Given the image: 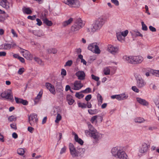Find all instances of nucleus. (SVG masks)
<instances>
[{"instance_id":"nucleus-9","label":"nucleus","mask_w":159,"mask_h":159,"mask_svg":"<svg viewBox=\"0 0 159 159\" xmlns=\"http://www.w3.org/2000/svg\"><path fill=\"white\" fill-rule=\"evenodd\" d=\"M1 96L2 98L9 100L11 102L14 101L13 96L11 95V92H8L7 91H4L2 93Z\"/></svg>"},{"instance_id":"nucleus-45","label":"nucleus","mask_w":159,"mask_h":159,"mask_svg":"<svg viewBox=\"0 0 159 159\" xmlns=\"http://www.w3.org/2000/svg\"><path fill=\"white\" fill-rule=\"evenodd\" d=\"M111 98L112 99H116L118 100H120V94L113 95L111 96Z\"/></svg>"},{"instance_id":"nucleus-56","label":"nucleus","mask_w":159,"mask_h":159,"mask_svg":"<svg viewBox=\"0 0 159 159\" xmlns=\"http://www.w3.org/2000/svg\"><path fill=\"white\" fill-rule=\"evenodd\" d=\"M132 90L136 93H139V90L136 86H133L132 87Z\"/></svg>"},{"instance_id":"nucleus-49","label":"nucleus","mask_w":159,"mask_h":159,"mask_svg":"<svg viewBox=\"0 0 159 159\" xmlns=\"http://www.w3.org/2000/svg\"><path fill=\"white\" fill-rule=\"evenodd\" d=\"M122 35H121V34L116 33V37L117 39L119 41H120L122 39Z\"/></svg>"},{"instance_id":"nucleus-4","label":"nucleus","mask_w":159,"mask_h":159,"mask_svg":"<svg viewBox=\"0 0 159 159\" xmlns=\"http://www.w3.org/2000/svg\"><path fill=\"white\" fill-rule=\"evenodd\" d=\"M84 26V25L82 20L80 19L77 20L71 26V31L74 33H76L77 31L79 30Z\"/></svg>"},{"instance_id":"nucleus-13","label":"nucleus","mask_w":159,"mask_h":159,"mask_svg":"<svg viewBox=\"0 0 159 159\" xmlns=\"http://www.w3.org/2000/svg\"><path fill=\"white\" fill-rule=\"evenodd\" d=\"M137 85L139 88L143 87L146 84L144 80L141 77H138L137 78Z\"/></svg>"},{"instance_id":"nucleus-23","label":"nucleus","mask_w":159,"mask_h":159,"mask_svg":"<svg viewBox=\"0 0 159 159\" xmlns=\"http://www.w3.org/2000/svg\"><path fill=\"white\" fill-rule=\"evenodd\" d=\"M136 100L141 105L146 106L148 104V102L145 99L137 97L136 98Z\"/></svg>"},{"instance_id":"nucleus-5","label":"nucleus","mask_w":159,"mask_h":159,"mask_svg":"<svg viewBox=\"0 0 159 159\" xmlns=\"http://www.w3.org/2000/svg\"><path fill=\"white\" fill-rule=\"evenodd\" d=\"M88 49L96 54H99L100 53L101 51L99 47L97 45V43H93L90 44L88 47Z\"/></svg>"},{"instance_id":"nucleus-47","label":"nucleus","mask_w":159,"mask_h":159,"mask_svg":"<svg viewBox=\"0 0 159 159\" xmlns=\"http://www.w3.org/2000/svg\"><path fill=\"white\" fill-rule=\"evenodd\" d=\"M34 61L38 64H41L42 63V61L39 58L37 57H35L34 58Z\"/></svg>"},{"instance_id":"nucleus-44","label":"nucleus","mask_w":159,"mask_h":159,"mask_svg":"<svg viewBox=\"0 0 159 159\" xmlns=\"http://www.w3.org/2000/svg\"><path fill=\"white\" fill-rule=\"evenodd\" d=\"M104 74L106 75H109L110 73V69L107 67L104 70Z\"/></svg>"},{"instance_id":"nucleus-43","label":"nucleus","mask_w":159,"mask_h":159,"mask_svg":"<svg viewBox=\"0 0 159 159\" xmlns=\"http://www.w3.org/2000/svg\"><path fill=\"white\" fill-rule=\"evenodd\" d=\"M8 120L9 121L12 122L13 121H16V118L14 116L12 115L9 117Z\"/></svg>"},{"instance_id":"nucleus-15","label":"nucleus","mask_w":159,"mask_h":159,"mask_svg":"<svg viewBox=\"0 0 159 159\" xmlns=\"http://www.w3.org/2000/svg\"><path fill=\"white\" fill-rule=\"evenodd\" d=\"M149 147L150 146L148 145L146 143H143L139 150L140 152L141 153H144L147 152Z\"/></svg>"},{"instance_id":"nucleus-58","label":"nucleus","mask_w":159,"mask_h":159,"mask_svg":"<svg viewBox=\"0 0 159 159\" xmlns=\"http://www.w3.org/2000/svg\"><path fill=\"white\" fill-rule=\"evenodd\" d=\"M66 146H64V147L62 148L61 150L60 154H62L63 153L65 152L66 150Z\"/></svg>"},{"instance_id":"nucleus-53","label":"nucleus","mask_w":159,"mask_h":159,"mask_svg":"<svg viewBox=\"0 0 159 159\" xmlns=\"http://www.w3.org/2000/svg\"><path fill=\"white\" fill-rule=\"evenodd\" d=\"M128 30H126L124 31H123L121 32V35H122V36L124 37H125L127 35L128 33Z\"/></svg>"},{"instance_id":"nucleus-12","label":"nucleus","mask_w":159,"mask_h":159,"mask_svg":"<svg viewBox=\"0 0 159 159\" xmlns=\"http://www.w3.org/2000/svg\"><path fill=\"white\" fill-rule=\"evenodd\" d=\"M74 88L73 89L74 90H78L83 86V85L82 84L81 81L76 80L74 82Z\"/></svg>"},{"instance_id":"nucleus-59","label":"nucleus","mask_w":159,"mask_h":159,"mask_svg":"<svg viewBox=\"0 0 159 159\" xmlns=\"http://www.w3.org/2000/svg\"><path fill=\"white\" fill-rule=\"evenodd\" d=\"M92 98L91 94H89L87 95L85 98V100L86 101L88 102Z\"/></svg>"},{"instance_id":"nucleus-26","label":"nucleus","mask_w":159,"mask_h":159,"mask_svg":"<svg viewBox=\"0 0 159 159\" xmlns=\"http://www.w3.org/2000/svg\"><path fill=\"white\" fill-rule=\"evenodd\" d=\"M75 140L80 145H82L83 144V141L81 139L79 138L77 134H76L75 136Z\"/></svg>"},{"instance_id":"nucleus-36","label":"nucleus","mask_w":159,"mask_h":159,"mask_svg":"<svg viewBox=\"0 0 159 159\" xmlns=\"http://www.w3.org/2000/svg\"><path fill=\"white\" fill-rule=\"evenodd\" d=\"M17 153L20 155H23L25 152V151L23 148H20L17 150Z\"/></svg>"},{"instance_id":"nucleus-46","label":"nucleus","mask_w":159,"mask_h":159,"mask_svg":"<svg viewBox=\"0 0 159 159\" xmlns=\"http://www.w3.org/2000/svg\"><path fill=\"white\" fill-rule=\"evenodd\" d=\"M84 95L82 94H80L79 93H76L75 94V96L79 99H80V98H83Z\"/></svg>"},{"instance_id":"nucleus-10","label":"nucleus","mask_w":159,"mask_h":159,"mask_svg":"<svg viewBox=\"0 0 159 159\" xmlns=\"http://www.w3.org/2000/svg\"><path fill=\"white\" fill-rule=\"evenodd\" d=\"M119 49L118 48L114 47L111 44L108 45L107 50L111 53L115 55L118 52Z\"/></svg>"},{"instance_id":"nucleus-19","label":"nucleus","mask_w":159,"mask_h":159,"mask_svg":"<svg viewBox=\"0 0 159 159\" xmlns=\"http://www.w3.org/2000/svg\"><path fill=\"white\" fill-rule=\"evenodd\" d=\"M55 84V87L57 91H58L59 92L61 93L62 91H63V87L61 83L56 82Z\"/></svg>"},{"instance_id":"nucleus-50","label":"nucleus","mask_w":159,"mask_h":159,"mask_svg":"<svg viewBox=\"0 0 159 159\" xmlns=\"http://www.w3.org/2000/svg\"><path fill=\"white\" fill-rule=\"evenodd\" d=\"M25 71V69L23 67L19 69L18 71V73L20 75H22Z\"/></svg>"},{"instance_id":"nucleus-31","label":"nucleus","mask_w":159,"mask_h":159,"mask_svg":"<svg viewBox=\"0 0 159 159\" xmlns=\"http://www.w3.org/2000/svg\"><path fill=\"white\" fill-rule=\"evenodd\" d=\"M88 125L89 130L91 132V133L96 132L97 131L91 124H90Z\"/></svg>"},{"instance_id":"nucleus-64","label":"nucleus","mask_w":159,"mask_h":159,"mask_svg":"<svg viewBox=\"0 0 159 159\" xmlns=\"http://www.w3.org/2000/svg\"><path fill=\"white\" fill-rule=\"evenodd\" d=\"M52 85L49 83H46V87L48 89L51 88V87H52Z\"/></svg>"},{"instance_id":"nucleus-18","label":"nucleus","mask_w":159,"mask_h":159,"mask_svg":"<svg viewBox=\"0 0 159 159\" xmlns=\"http://www.w3.org/2000/svg\"><path fill=\"white\" fill-rule=\"evenodd\" d=\"M0 4L3 7L7 9H9L10 8L9 3L7 0H1Z\"/></svg>"},{"instance_id":"nucleus-8","label":"nucleus","mask_w":159,"mask_h":159,"mask_svg":"<svg viewBox=\"0 0 159 159\" xmlns=\"http://www.w3.org/2000/svg\"><path fill=\"white\" fill-rule=\"evenodd\" d=\"M20 49L21 50V52L23 54V56L28 60H32L33 58L32 55L27 50H25L20 47Z\"/></svg>"},{"instance_id":"nucleus-7","label":"nucleus","mask_w":159,"mask_h":159,"mask_svg":"<svg viewBox=\"0 0 159 159\" xmlns=\"http://www.w3.org/2000/svg\"><path fill=\"white\" fill-rule=\"evenodd\" d=\"M69 1L68 2L65 4L68 5L72 7H79L80 5V2L78 0H69Z\"/></svg>"},{"instance_id":"nucleus-54","label":"nucleus","mask_w":159,"mask_h":159,"mask_svg":"<svg viewBox=\"0 0 159 159\" xmlns=\"http://www.w3.org/2000/svg\"><path fill=\"white\" fill-rule=\"evenodd\" d=\"M92 78L96 81H98L99 80V78L98 76H95L93 74L91 75Z\"/></svg>"},{"instance_id":"nucleus-25","label":"nucleus","mask_w":159,"mask_h":159,"mask_svg":"<svg viewBox=\"0 0 159 159\" xmlns=\"http://www.w3.org/2000/svg\"><path fill=\"white\" fill-rule=\"evenodd\" d=\"M42 20L43 21V23L47 26H50L52 25V22L51 21L49 20L47 18H45L44 19H42Z\"/></svg>"},{"instance_id":"nucleus-33","label":"nucleus","mask_w":159,"mask_h":159,"mask_svg":"<svg viewBox=\"0 0 159 159\" xmlns=\"http://www.w3.org/2000/svg\"><path fill=\"white\" fill-rule=\"evenodd\" d=\"M154 101L156 106L159 109V96H157L155 98Z\"/></svg>"},{"instance_id":"nucleus-32","label":"nucleus","mask_w":159,"mask_h":159,"mask_svg":"<svg viewBox=\"0 0 159 159\" xmlns=\"http://www.w3.org/2000/svg\"><path fill=\"white\" fill-rule=\"evenodd\" d=\"M89 113L92 115H93L97 113L98 112V110L96 109L93 110L92 109H89L88 110Z\"/></svg>"},{"instance_id":"nucleus-57","label":"nucleus","mask_w":159,"mask_h":159,"mask_svg":"<svg viewBox=\"0 0 159 159\" xmlns=\"http://www.w3.org/2000/svg\"><path fill=\"white\" fill-rule=\"evenodd\" d=\"M48 52L49 53H53V54H55L57 53V51L55 49H49L48 50Z\"/></svg>"},{"instance_id":"nucleus-61","label":"nucleus","mask_w":159,"mask_h":159,"mask_svg":"<svg viewBox=\"0 0 159 159\" xmlns=\"http://www.w3.org/2000/svg\"><path fill=\"white\" fill-rule=\"evenodd\" d=\"M149 28L150 30L152 32H155L156 31V29L155 27H153L152 26H150L149 27Z\"/></svg>"},{"instance_id":"nucleus-62","label":"nucleus","mask_w":159,"mask_h":159,"mask_svg":"<svg viewBox=\"0 0 159 159\" xmlns=\"http://www.w3.org/2000/svg\"><path fill=\"white\" fill-rule=\"evenodd\" d=\"M61 75L65 76L66 75V70L64 69H62L61 70Z\"/></svg>"},{"instance_id":"nucleus-38","label":"nucleus","mask_w":159,"mask_h":159,"mask_svg":"<svg viewBox=\"0 0 159 159\" xmlns=\"http://www.w3.org/2000/svg\"><path fill=\"white\" fill-rule=\"evenodd\" d=\"M152 74L156 76L159 77V70L152 69Z\"/></svg>"},{"instance_id":"nucleus-37","label":"nucleus","mask_w":159,"mask_h":159,"mask_svg":"<svg viewBox=\"0 0 159 159\" xmlns=\"http://www.w3.org/2000/svg\"><path fill=\"white\" fill-rule=\"evenodd\" d=\"M120 100H122L126 99L128 97V96L126 95L125 93H122L120 94Z\"/></svg>"},{"instance_id":"nucleus-40","label":"nucleus","mask_w":159,"mask_h":159,"mask_svg":"<svg viewBox=\"0 0 159 159\" xmlns=\"http://www.w3.org/2000/svg\"><path fill=\"white\" fill-rule=\"evenodd\" d=\"M141 24L142 26V30L144 31H147L148 30V27L143 21L141 22Z\"/></svg>"},{"instance_id":"nucleus-35","label":"nucleus","mask_w":159,"mask_h":159,"mask_svg":"<svg viewBox=\"0 0 159 159\" xmlns=\"http://www.w3.org/2000/svg\"><path fill=\"white\" fill-rule=\"evenodd\" d=\"M134 120L135 122L139 123H141L144 121V119L141 117H137L135 118Z\"/></svg>"},{"instance_id":"nucleus-51","label":"nucleus","mask_w":159,"mask_h":159,"mask_svg":"<svg viewBox=\"0 0 159 159\" xmlns=\"http://www.w3.org/2000/svg\"><path fill=\"white\" fill-rule=\"evenodd\" d=\"M42 95V93H40V92H39V93L38 94V95L37 96L36 98H35L34 102H36V100L37 99H39L41 97Z\"/></svg>"},{"instance_id":"nucleus-30","label":"nucleus","mask_w":159,"mask_h":159,"mask_svg":"<svg viewBox=\"0 0 159 159\" xmlns=\"http://www.w3.org/2000/svg\"><path fill=\"white\" fill-rule=\"evenodd\" d=\"M3 48L5 49H10L11 46V44H8V43H5L3 45H2L0 46V47H3Z\"/></svg>"},{"instance_id":"nucleus-1","label":"nucleus","mask_w":159,"mask_h":159,"mask_svg":"<svg viewBox=\"0 0 159 159\" xmlns=\"http://www.w3.org/2000/svg\"><path fill=\"white\" fill-rule=\"evenodd\" d=\"M123 59L127 62L134 64L140 63L143 60V57L140 56L128 57L125 56L123 57Z\"/></svg>"},{"instance_id":"nucleus-48","label":"nucleus","mask_w":159,"mask_h":159,"mask_svg":"<svg viewBox=\"0 0 159 159\" xmlns=\"http://www.w3.org/2000/svg\"><path fill=\"white\" fill-rule=\"evenodd\" d=\"M72 61L71 60L68 61L65 65V66H70L72 64Z\"/></svg>"},{"instance_id":"nucleus-55","label":"nucleus","mask_w":159,"mask_h":159,"mask_svg":"<svg viewBox=\"0 0 159 159\" xmlns=\"http://www.w3.org/2000/svg\"><path fill=\"white\" fill-rule=\"evenodd\" d=\"M111 2L116 6L119 5V2L117 0H111Z\"/></svg>"},{"instance_id":"nucleus-34","label":"nucleus","mask_w":159,"mask_h":159,"mask_svg":"<svg viewBox=\"0 0 159 159\" xmlns=\"http://www.w3.org/2000/svg\"><path fill=\"white\" fill-rule=\"evenodd\" d=\"M91 89L90 88H87L84 90H82L80 92L84 93H88L91 92Z\"/></svg>"},{"instance_id":"nucleus-16","label":"nucleus","mask_w":159,"mask_h":159,"mask_svg":"<svg viewBox=\"0 0 159 159\" xmlns=\"http://www.w3.org/2000/svg\"><path fill=\"white\" fill-rule=\"evenodd\" d=\"M37 115L36 114L32 113L30 114L29 116V121L30 124L32 126L34 125V121H33V120L37 117Z\"/></svg>"},{"instance_id":"nucleus-52","label":"nucleus","mask_w":159,"mask_h":159,"mask_svg":"<svg viewBox=\"0 0 159 159\" xmlns=\"http://www.w3.org/2000/svg\"><path fill=\"white\" fill-rule=\"evenodd\" d=\"M36 18V15H33V16H29L27 17V18L32 20H34Z\"/></svg>"},{"instance_id":"nucleus-21","label":"nucleus","mask_w":159,"mask_h":159,"mask_svg":"<svg viewBox=\"0 0 159 159\" xmlns=\"http://www.w3.org/2000/svg\"><path fill=\"white\" fill-rule=\"evenodd\" d=\"M66 99L68 104L70 105H72L75 102V100L73 98V97L70 95H67Z\"/></svg>"},{"instance_id":"nucleus-42","label":"nucleus","mask_w":159,"mask_h":159,"mask_svg":"<svg viewBox=\"0 0 159 159\" xmlns=\"http://www.w3.org/2000/svg\"><path fill=\"white\" fill-rule=\"evenodd\" d=\"M61 119V115L60 114H58L56 117V119L55 120V122L56 123H58Z\"/></svg>"},{"instance_id":"nucleus-41","label":"nucleus","mask_w":159,"mask_h":159,"mask_svg":"<svg viewBox=\"0 0 159 159\" xmlns=\"http://www.w3.org/2000/svg\"><path fill=\"white\" fill-rule=\"evenodd\" d=\"M48 90L52 94H55L56 93V91L54 87L52 85V87L49 88Z\"/></svg>"},{"instance_id":"nucleus-60","label":"nucleus","mask_w":159,"mask_h":159,"mask_svg":"<svg viewBox=\"0 0 159 159\" xmlns=\"http://www.w3.org/2000/svg\"><path fill=\"white\" fill-rule=\"evenodd\" d=\"M36 20L37 22L36 24L37 25L40 26H41L42 24V22L41 21V20L40 19H39V18H37L36 19Z\"/></svg>"},{"instance_id":"nucleus-24","label":"nucleus","mask_w":159,"mask_h":159,"mask_svg":"<svg viewBox=\"0 0 159 159\" xmlns=\"http://www.w3.org/2000/svg\"><path fill=\"white\" fill-rule=\"evenodd\" d=\"M73 19L72 18H70L69 20L64 21L62 23V25L64 27L70 24L73 21Z\"/></svg>"},{"instance_id":"nucleus-28","label":"nucleus","mask_w":159,"mask_h":159,"mask_svg":"<svg viewBox=\"0 0 159 159\" xmlns=\"http://www.w3.org/2000/svg\"><path fill=\"white\" fill-rule=\"evenodd\" d=\"M98 117H100L101 120V122H102L103 119L102 117L101 116L97 115L94 116L92 117L90 120L91 122L92 123H93L94 121L97 120V119Z\"/></svg>"},{"instance_id":"nucleus-14","label":"nucleus","mask_w":159,"mask_h":159,"mask_svg":"<svg viewBox=\"0 0 159 159\" xmlns=\"http://www.w3.org/2000/svg\"><path fill=\"white\" fill-rule=\"evenodd\" d=\"M16 102L17 104H22L24 105H27L28 104V102L22 98H18L16 97H15Z\"/></svg>"},{"instance_id":"nucleus-20","label":"nucleus","mask_w":159,"mask_h":159,"mask_svg":"<svg viewBox=\"0 0 159 159\" xmlns=\"http://www.w3.org/2000/svg\"><path fill=\"white\" fill-rule=\"evenodd\" d=\"M77 150L78 157H82L85 151V149L83 148H79L78 147L77 148Z\"/></svg>"},{"instance_id":"nucleus-27","label":"nucleus","mask_w":159,"mask_h":159,"mask_svg":"<svg viewBox=\"0 0 159 159\" xmlns=\"http://www.w3.org/2000/svg\"><path fill=\"white\" fill-rule=\"evenodd\" d=\"M23 12L27 14H30L32 13V11L30 10V8L29 7H24L22 9Z\"/></svg>"},{"instance_id":"nucleus-17","label":"nucleus","mask_w":159,"mask_h":159,"mask_svg":"<svg viewBox=\"0 0 159 159\" xmlns=\"http://www.w3.org/2000/svg\"><path fill=\"white\" fill-rule=\"evenodd\" d=\"M152 69L149 68H143L142 69V71L143 73H145V75L147 77L149 76L150 73H152Z\"/></svg>"},{"instance_id":"nucleus-63","label":"nucleus","mask_w":159,"mask_h":159,"mask_svg":"<svg viewBox=\"0 0 159 159\" xmlns=\"http://www.w3.org/2000/svg\"><path fill=\"white\" fill-rule=\"evenodd\" d=\"M10 126L12 129H17L16 124L15 123L11 124Z\"/></svg>"},{"instance_id":"nucleus-39","label":"nucleus","mask_w":159,"mask_h":159,"mask_svg":"<svg viewBox=\"0 0 159 159\" xmlns=\"http://www.w3.org/2000/svg\"><path fill=\"white\" fill-rule=\"evenodd\" d=\"M78 104L79 107H81L82 108H86V104L85 103L79 102L78 103Z\"/></svg>"},{"instance_id":"nucleus-29","label":"nucleus","mask_w":159,"mask_h":159,"mask_svg":"<svg viewBox=\"0 0 159 159\" xmlns=\"http://www.w3.org/2000/svg\"><path fill=\"white\" fill-rule=\"evenodd\" d=\"M97 98L98 102V105H101L102 102L103 98L102 96L99 93L97 94Z\"/></svg>"},{"instance_id":"nucleus-22","label":"nucleus","mask_w":159,"mask_h":159,"mask_svg":"<svg viewBox=\"0 0 159 159\" xmlns=\"http://www.w3.org/2000/svg\"><path fill=\"white\" fill-rule=\"evenodd\" d=\"M90 136L95 139L97 141L98 140V139L100 137V134L97 131L96 132L91 133Z\"/></svg>"},{"instance_id":"nucleus-3","label":"nucleus","mask_w":159,"mask_h":159,"mask_svg":"<svg viewBox=\"0 0 159 159\" xmlns=\"http://www.w3.org/2000/svg\"><path fill=\"white\" fill-rule=\"evenodd\" d=\"M106 20V18L103 16H102L97 19L95 24L92 28V31L94 32L96 30H100L104 24Z\"/></svg>"},{"instance_id":"nucleus-2","label":"nucleus","mask_w":159,"mask_h":159,"mask_svg":"<svg viewBox=\"0 0 159 159\" xmlns=\"http://www.w3.org/2000/svg\"><path fill=\"white\" fill-rule=\"evenodd\" d=\"M118 147L113 148L111 150L113 156L119 159H127V156L125 152L118 149Z\"/></svg>"},{"instance_id":"nucleus-11","label":"nucleus","mask_w":159,"mask_h":159,"mask_svg":"<svg viewBox=\"0 0 159 159\" xmlns=\"http://www.w3.org/2000/svg\"><path fill=\"white\" fill-rule=\"evenodd\" d=\"M75 75L78 77V79L80 80H84L85 79V74L83 71H79L75 74Z\"/></svg>"},{"instance_id":"nucleus-6","label":"nucleus","mask_w":159,"mask_h":159,"mask_svg":"<svg viewBox=\"0 0 159 159\" xmlns=\"http://www.w3.org/2000/svg\"><path fill=\"white\" fill-rule=\"evenodd\" d=\"M69 147L70 150V153L72 157H78L77 154V149H76L73 144L71 143H69Z\"/></svg>"}]
</instances>
